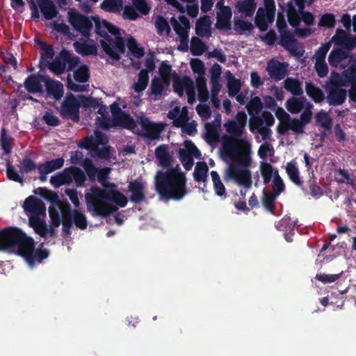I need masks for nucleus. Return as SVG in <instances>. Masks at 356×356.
Wrapping results in <instances>:
<instances>
[{"mask_svg": "<svg viewBox=\"0 0 356 356\" xmlns=\"http://www.w3.org/2000/svg\"><path fill=\"white\" fill-rule=\"evenodd\" d=\"M224 127L230 136L223 138V149L234 161L227 170V177L238 185L249 188L252 186L251 172L248 169L251 163V147L248 141L241 138L245 128L235 122L234 120H229L224 124Z\"/></svg>", "mask_w": 356, "mask_h": 356, "instance_id": "1", "label": "nucleus"}, {"mask_svg": "<svg viewBox=\"0 0 356 356\" xmlns=\"http://www.w3.org/2000/svg\"><path fill=\"white\" fill-rule=\"evenodd\" d=\"M110 172L107 167L98 168L96 178L105 189L94 186L85 195L88 210L92 216L108 217L118 210V206L125 207L127 204V197L116 189L117 186L107 182Z\"/></svg>", "mask_w": 356, "mask_h": 356, "instance_id": "2", "label": "nucleus"}, {"mask_svg": "<svg viewBox=\"0 0 356 356\" xmlns=\"http://www.w3.org/2000/svg\"><path fill=\"white\" fill-rule=\"evenodd\" d=\"M155 190L162 200H181L189 192L187 179L168 175L157 170L154 176Z\"/></svg>", "mask_w": 356, "mask_h": 356, "instance_id": "3", "label": "nucleus"}, {"mask_svg": "<svg viewBox=\"0 0 356 356\" xmlns=\"http://www.w3.org/2000/svg\"><path fill=\"white\" fill-rule=\"evenodd\" d=\"M31 238L17 227H8L0 230V250L21 254L29 245Z\"/></svg>", "mask_w": 356, "mask_h": 356, "instance_id": "4", "label": "nucleus"}, {"mask_svg": "<svg viewBox=\"0 0 356 356\" xmlns=\"http://www.w3.org/2000/svg\"><path fill=\"white\" fill-rule=\"evenodd\" d=\"M138 122L143 131L140 135L149 140L160 139L161 134L165 127V123L161 122H152L148 118L144 115L138 118Z\"/></svg>", "mask_w": 356, "mask_h": 356, "instance_id": "5", "label": "nucleus"}, {"mask_svg": "<svg viewBox=\"0 0 356 356\" xmlns=\"http://www.w3.org/2000/svg\"><path fill=\"white\" fill-rule=\"evenodd\" d=\"M111 36L107 41L100 40L99 42L104 51L113 60H119L120 54L125 52V42L120 35Z\"/></svg>", "mask_w": 356, "mask_h": 356, "instance_id": "6", "label": "nucleus"}, {"mask_svg": "<svg viewBox=\"0 0 356 356\" xmlns=\"http://www.w3.org/2000/svg\"><path fill=\"white\" fill-rule=\"evenodd\" d=\"M79 107L80 104L72 93H67L63 102L60 114L63 119H70L75 122L79 121Z\"/></svg>", "mask_w": 356, "mask_h": 356, "instance_id": "7", "label": "nucleus"}, {"mask_svg": "<svg viewBox=\"0 0 356 356\" xmlns=\"http://www.w3.org/2000/svg\"><path fill=\"white\" fill-rule=\"evenodd\" d=\"M332 86L329 88L326 100L330 106H339L343 104L346 99L347 92L340 86H346L347 84L343 79L332 81Z\"/></svg>", "mask_w": 356, "mask_h": 356, "instance_id": "8", "label": "nucleus"}, {"mask_svg": "<svg viewBox=\"0 0 356 356\" xmlns=\"http://www.w3.org/2000/svg\"><path fill=\"white\" fill-rule=\"evenodd\" d=\"M92 19L79 13L70 14L69 22L74 29L83 37L88 38L92 28Z\"/></svg>", "mask_w": 356, "mask_h": 356, "instance_id": "9", "label": "nucleus"}, {"mask_svg": "<svg viewBox=\"0 0 356 356\" xmlns=\"http://www.w3.org/2000/svg\"><path fill=\"white\" fill-rule=\"evenodd\" d=\"M34 248L35 243L33 239L31 238L29 245L24 248L20 254V256L24 257L31 266H33L36 263H41L49 254V250L47 249H37L35 250Z\"/></svg>", "mask_w": 356, "mask_h": 356, "instance_id": "10", "label": "nucleus"}, {"mask_svg": "<svg viewBox=\"0 0 356 356\" xmlns=\"http://www.w3.org/2000/svg\"><path fill=\"white\" fill-rule=\"evenodd\" d=\"M353 60V55L341 48H334L328 56V63L331 67L346 70V67Z\"/></svg>", "mask_w": 356, "mask_h": 356, "instance_id": "11", "label": "nucleus"}, {"mask_svg": "<svg viewBox=\"0 0 356 356\" xmlns=\"http://www.w3.org/2000/svg\"><path fill=\"white\" fill-rule=\"evenodd\" d=\"M92 19L95 24V33L102 37V40L107 41L111 37L109 33L112 35H120V29L106 20H100L97 17H92Z\"/></svg>", "mask_w": 356, "mask_h": 356, "instance_id": "12", "label": "nucleus"}, {"mask_svg": "<svg viewBox=\"0 0 356 356\" xmlns=\"http://www.w3.org/2000/svg\"><path fill=\"white\" fill-rule=\"evenodd\" d=\"M24 209L29 213V216H44L46 213V207L44 203L35 196L31 195L28 197L23 205Z\"/></svg>", "mask_w": 356, "mask_h": 356, "instance_id": "13", "label": "nucleus"}, {"mask_svg": "<svg viewBox=\"0 0 356 356\" xmlns=\"http://www.w3.org/2000/svg\"><path fill=\"white\" fill-rule=\"evenodd\" d=\"M280 39L279 44L285 49L289 51L292 55L296 56H300L302 55L303 51L298 50L296 44L298 40L295 38L294 33L289 30L280 33Z\"/></svg>", "mask_w": 356, "mask_h": 356, "instance_id": "14", "label": "nucleus"}, {"mask_svg": "<svg viewBox=\"0 0 356 356\" xmlns=\"http://www.w3.org/2000/svg\"><path fill=\"white\" fill-rule=\"evenodd\" d=\"M47 76L41 74H33L28 76L24 82L25 89L31 94L42 93L44 92L42 83H44Z\"/></svg>", "mask_w": 356, "mask_h": 356, "instance_id": "15", "label": "nucleus"}, {"mask_svg": "<svg viewBox=\"0 0 356 356\" xmlns=\"http://www.w3.org/2000/svg\"><path fill=\"white\" fill-rule=\"evenodd\" d=\"M29 6L38 4L40 10L45 19L51 20L55 18L58 12L51 0H26Z\"/></svg>", "mask_w": 356, "mask_h": 356, "instance_id": "16", "label": "nucleus"}, {"mask_svg": "<svg viewBox=\"0 0 356 356\" xmlns=\"http://www.w3.org/2000/svg\"><path fill=\"white\" fill-rule=\"evenodd\" d=\"M145 186L140 181L134 180L129 183L128 189L131 193L129 200L131 202L138 204L145 200Z\"/></svg>", "mask_w": 356, "mask_h": 356, "instance_id": "17", "label": "nucleus"}, {"mask_svg": "<svg viewBox=\"0 0 356 356\" xmlns=\"http://www.w3.org/2000/svg\"><path fill=\"white\" fill-rule=\"evenodd\" d=\"M341 75L345 83L351 85L348 90V96L350 101L356 103V65H350L342 72Z\"/></svg>", "mask_w": 356, "mask_h": 356, "instance_id": "18", "label": "nucleus"}, {"mask_svg": "<svg viewBox=\"0 0 356 356\" xmlns=\"http://www.w3.org/2000/svg\"><path fill=\"white\" fill-rule=\"evenodd\" d=\"M287 64L271 60L268 62L266 70L270 78L278 81L283 79L286 74Z\"/></svg>", "mask_w": 356, "mask_h": 356, "instance_id": "19", "label": "nucleus"}, {"mask_svg": "<svg viewBox=\"0 0 356 356\" xmlns=\"http://www.w3.org/2000/svg\"><path fill=\"white\" fill-rule=\"evenodd\" d=\"M179 19L181 24L175 18L171 19V24L175 33L181 38V42L188 40V30L190 29L189 19L184 15H179Z\"/></svg>", "mask_w": 356, "mask_h": 356, "instance_id": "20", "label": "nucleus"}, {"mask_svg": "<svg viewBox=\"0 0 356 356\" xmlns=\"http://www.w3.org/2000/svg\"><path fill=\"white\" fill-rule=\"evenodd\" d=\"M232 10L229 6H222L217 13L216 26L218 29L227 31L231 28Z\"/></svg>", "mask_w": 356, "mask_h": 356, "instance_id": "21", "label": "nucleus"}, {"mask_svg": "<svg viewBox=\"0 0 356 356\" xmlns=\"http://www.w3.org/2000/svg\"><path fill=\"white\" fill-rule=\"evenodd\" d=\"M296 226L289 216H284L276 225L275 227L277 230L284 233V238L286 241L291 242L293 241L292 236Z\"/></svg>", "mask_w": 356, "mask_h": 356, "instance_id": "22", "label": "nucleus"}, {"mask_svg": "<svg viewBox=\"0 0 356 356\" xmlns=\"http://www.w3.org/2000/svg\"><path fill=\"white\" fill-rule=\"evenodd\" d=\"M47 95L53 97L56 100H59L63 96V85L58 81L51 79L47 76L44 82Z\"/></svg>", "mask_w": 356, "mask_h": 356, "instance_id": "23", "label": "nucleus"}, {"mask_svg": "<svg viewBox=\"0 0 356 356\" xmlns=\"http://www.w3.org/2000/svg\"><path fill=\"white\" fill-rule=\"evenodd\" d=\"M72 166L65 168L63 171L51 177L50 183L55 188L72 183Z\"/></svg>", "mask_w": 356, "mask_h": 356, "instance_id": "24", "label": "nucleus"}, {"mask_svg": "<svg viewBox=\"0 0 356 356\" xmlns=\"http://www.w3.org/2000/svg\"><path fill=\"white\" fill-rule=\"evenodd\" d=\"M208 172L209 168L204 161L197 162L193 172L194 180L197 182H203L204 187L201 188V190L204 193H207V191L204 189L207 186L208 181Z\"/></svg>", "mask_w": 356, "mask_h": 356, "instance_id": "25", "label": "nucleus"}, {"mask_svg": "<svg viewBox=\"0 0 356 356\" xmlns=\"http://www.w3.org/2000/svg\"><path fill=\"white\" fill-rule=\"evenodd\" d=\"M155 156L158 160L159 165L163 168L170 167L172 163V156L168 152L166 145H160L155 149Z\"/></svg>", "mask_w": 356, "mask_h": 356, "instance_id": "26", "label": "nucleus"}, {"mask_svg": "<svg viewBox=\"0 0 356 356\" xmlns=\"http://www.w3.org/2000/svg\"><path fill=\"white\" fill-rule=\"evenodd\" d=\"M211 19L209 16L204 15L198 19L195 24V33L200 37L211 36Z\"/></svg>", "mask_w": 356, "mask_h": 356, "instance_id": "27", "label": "nucleus"}, {"mask_svg": "<svg viewBox=\"0 0 356 356\" xmlns=\"http://www.w3.org/2000/svg\"><path fill=\"white\" fill-rule=\"evenodd\" d=\"M115 127H119L129 130H134L136 127V123L134 118L125 111L114 118Z\"/></svg>", "mask_w": 356, "mask_h": 356, "instance_id": "28", "label": "nucleus"}, {"mask_svg": "<svg viewBox=\"0 0 356 356\" xmlns=\"http://www.w3.org/2000/svg\"><path fill=\"white\" fill-rule=\"evenodd\" d=\"M63 54L62 50L52 62L49 63L47 61L48 68L56 75L62 74L67 68V64L64 60Z\"/></svg>", "mask_w": 356, "mask_h": 356, "instance_id": "29", "label": "nucleus"}, {"mask_svg": "<svg viewBox=\"0 0 356 356\" xmlns=\"http://www.w3.org/2000/svg\"><path fill=\"white\" fill-rule=\"evenodd\" d=\"M305 102V97H292L287 99L286 102V108L291 113L296 114L303 110Z\"/></svg>", "mask_w": 356, "mask_h": 356, "instance_id": "30", "label": "nucleus"}, {"mask_svg": "<svg viewBox=\"0 0 356 356\" xmlns=\"http://www.w3.org/2000/svg\"><path fill=\"white\" fill-rule=\"evenodd\" d=\"M102 137L103 136L101 134H99L97 138L86 136L78 143V146L81 148L93 152L95 148H97V145L104 143L102 140Z\"/></svg>", "mask_w": 356, "mask_h": 356, "instance_id": "31", "label": "nucleus"}, {"mask_svg": "<svg viewBox=\"0 0 356 356\" xmlns=\"http://www.w3.org/2000/svg\"><path fill=\"white\" fill-rule=\"evenodd\" d=\"M305 91L307 95L315 103H321L325 99V95L322 90L312 82L306 83Z\"/></svg>", "mask_w": 356, "mask_h": 356, "instance_id": "32", "label": "nucleus"}, {"mask_svg": "<svg viewBox=\"0 0 356 356\" xmlns=\"http://www.w3.org/2000/svg\"><path fill=\"white\" fill-rule=\"evenodd\" d=\"M236 6L245 17H252L256 9V3L254 0H240Z\"/></svg>", "mask_w": 356, "mask_h": 356, "instance_id": "33", "label": "nucleus"}, {"mask_svg": "<svg viewBox=\"0 0 356 356\" xmlns=\"http://www.w3.org/2000/svg\"><path fill=\"white\" fill-rule=\"evenodd\" d=\"M29 225L34 229L35 232L41 237H45L48 234V229L44 221L38 216H29Z\"/></svg>", "mask_w": 356, "mask_h": 356, "instance_id": "34", "label": "nucleus"}, {"mask_svg": "<svg viewBox=\"0 0 356 356\" xmlns=\"http://www.w3.org/2000/svg\"><path fill=\"white\" fill-rule=\"evenodd\" d=\"M284 88L294 96H300L303 93L300 82L292 77H288L284 80Z\"/></svg>", "mask_w": 356, "mask_h": 356, "instance_id": "35", "label": "nucleus"}, {"mask_svg": "<svg viewBox=\"0 0 356 356\" xmlns=\"http://www.w3.org/2000/svg\"><path fill=\"white\" fill-rule=\"evenodd\" d=\"M149 74L148 71L143 69L138 73V81L135 82L132 86L136 92L140 93L143 92L149 83Z\"/></svg>", "mask_w": 356, "mask_h": 356, "instance_id": "36", "label": "nucleus"}, {"mask_svg": "<svg viewBox=\"0 0 356 356\" xmlns=\"http://www.w3.org/2000/svg\"><path fill=\"white\" fill-rule=\"evenodd\" d=\"M68 219L72 220V224L80 229H85L88 226L86 215L79 210L74 209L69 216Z\"/></svg>", "mask_w": 356, "mask_h": 356, "instance_id": "37", "label": "nucleus"}, {"mask_svg": "<svg viewBox=\"0 0 356 356\" xmlns=\"http://www.w3.org/2000/svg\"><path fill=\"white\" fill-rule=\"evenodd\" d=\"M277 197V195H275L272 192L264 190L261 203L265 209L271 213L275 212V203Z\"/></svg>", "mask_w": 356, "mask_h": 356, "instance_id": "38", "label": "nucleus"}, {"mask_svg": "<svg viewBox=\"0 0 356 356\" xmlns=\"http://www.w3.org/2000/svg\"><path fill=\"white\" fill-rule=\"evenodd\" d=\"M316 124L325 131H330L332 129V120L328 113L321 110L316 114Z\"/></svg>", "mask_w": 356, "mask_h": 356, "instance_id": "39", "label": "nucleus"}, {"mask_svg": "<svg viewBox=\"0 0 356 356\" xmlns=\"http://www.w3.org/2000/svg\"><path fill=\"white\" fill-rule=\"evenodd\" d=\"M286 172L290 179V180L298 186H302L303 181L300 177V173L298 167L293 162H289L286 163Z\"/></svg>", "mask_w": 356, "mask_h": 356, "instance_id": "40", "label": "nucleus"}, {"mask_svg": "<svg viewBox=\"0 0 356 356\" xmlns=\"http://www.w3.org/2000/svg\"><path fill=\"white\" fill-rule=\"evenodd\" d=\"M254 129L258 130L264 140L269 138L271 135V130L268 127H266L263 125V120L259 118H254L250 122V130L252 131Z\"/></svg>", "mask_w": 356, "mask_h": 356, "instance_id": "41", "label": "nucleus"}, {"mask_svg": "<svg viewBox=\"0 0 356 356\" xmlns=\"http://www.w3.org/2000/svg\"><path fill=\"white\" fill-rule=\"evenodd\" d=\"M122 0H103L100 5V8L109 13H116L122 9Z\"/></svg>", "mask_w": 356, "mask_h": 356, "instance_id": "42", "label": "nucleus"}, {"mask_svg": "<svg viewBox=\"0 0 356 356\" xmlns=\"http://www.w3.org/2000/svg\"><path fill=\"white\" fill-rule=\"evenodd\" d=\"M196 87L198 92L199 100L202 102L208 101L209 95L204 77L199 76L196 79Z\"/></svg>", "mask_w": 356, "mask_h": 356, "instance_id": "43", "label": "nucleus"}, {"mask_svg": "<svg viewBox=\"0 0 356 356\" xmlns=\"http://www.w3.org/2000/svg\"><path fill=\"white\" fill-rule=\"evenodd\" d=\"M263 107L264 104L257 96L252 97L246 105L248 113L252 116L258 115L261 111Z\"/></svg>", "mask_w": 356, "mask_h": 356, "instance_id": "44", "label": "nucleus"}, {"mask_svg": "<svg viewBox=\"0 0 356 356\" xmlns=\"http://www.w3.org/2000/svg\"><path fill=\"white\" fill-rule=\"evenodd\" d=\"M207 49L206 44L197 37H192L191 52L193 56H201Z\"/></svg>", "mask_w": 356, "mask_h": 356, "instance_id": "45", "label": "nucleus"}, {"mask_svg": "<svg viewBox=\"0 0 356 356\" xmlns=\"http://www.w3.org/2000/svg\"><path fill=\"white\" fill-rule=\"evenodd\" d=\"M205 130V140L208 143L211 144L216 143L218 140L219 134L218 133L216 126L213 123H206Z\"/></svg>", "mask_w": 356, "mask_h": 356, "instance_id": "46", "label": "nucleus"}, {"mask_svg": "<svg viewBox=\"0 0 356 356\" xmlns=\"http://www.w3.org/2000/svg\"><path fill=\"white\" fill-rule=\"evenodd\" d=\"M12 137L7 134L6 129L2 128L1 130L0 144L3 153L6 154H9L12 152Z\"/></svg>", "mask_w": 356, "mask_h": 356, "instance_id": "47", "label": "nucleus"}, {"mask_svg": "<svg viewBox=\"0 0 356 356\" xmlns=\"http://www.w3.org/2000/svg\"><path fill=\"white\" fill-rule=\"evenodd\" d=\"M37 42L40 47V63L53 58L55 54L53 46L40 40Z\"/></svg>", "mask_w": 356, "mask_h": 356, "instance_id": "48", "label": "nucleus"}, {"mask_svg": "<svg viewBox=\"0 0 356 356\" xmlns=\"http://www.w3.org/2000/svg\"><path fill=\"white\" fill-rule=\"evenodd\" d=\"M74 79L79 83H86L90 79L89 67L86 65H81L74 72Z\"/></svg>", "mask_w": 356, "mask_h": 356, "instance_id": "49", "label": "nucleus"}, {"mask_svg": "<svg viewBox=\"0 0 356 356\" xmlns=\"http://www.w3.org/2000/svg\"><path fill=\"white\" fill-rule=\"evenodd\" d=\"M81 165L83 166L90 181H94L96 179L97 172L99 168L95 167L92 160L88 158H85Z\"/></svg>", "mask_w": 356, "mask_h": 356, "instance_id": "50", "label": "nucleus"}, {"mask_svg": "<svg viewBox=\"0 0 356 356\" xmlns=\"http://www.w3.org/2000/svg\"><path fill=\"white\" fill-rule=\"evenodd\" d=\"M309 194L315 199H318L323 195L322 188L317 184L314 177V170H312V176L308 181Z\"/></svg>", "mask_w": 356, "mask_h": 356, "instance_id": "51", "label": "nucleus"}, {"mask_svg": "<svg viewBox=\"0 0 356 356\" xmlns=\"http://www.w3.org/2000/svg\"><path fill=\"white\" fill-rule=\"evenodd\" d=\"M211 177L213 184V188L216 194L218 196H222L225 194V187L221 181L220 177L218 172L211 171Z\"/></svg>", "mask_w": 356, "mask_h": 356, "instance_id": "52", "label": "nucleus"}, {"mask_svg": "<svg viewBox=\"0 0 356 356\" xmlns=\"http://www.w3.org/2000/svg\"><path fill=\"white\" fill-rule=\"evenodd\" d=\"M63 58L67 64V70L68 71H72L74 68H75L80 62L79 58L75 56L74 54L70 51L63 49Z\"/></svg>", "mask_w": 356, "mask_h": 356, "instance_id": "53", "label": "nucleus"}, {"mask_svg": "<svg viewBox=\"0 0 356 356\" xmlns=\"http://www.w3.org/2000/svg\"><path fill=\"white\" fill-rule=\"evenodd\" d=\"M178 156L185 170H190L194 164L193 157L191 155H188L187 152L181 148L179 149Z\"/></svg>", "mask_w": 356, "mask_h": 356, "instance_id": "54", "label": "nucleus"}, {"mask_svg": "<svg viewBox=\"0 0 356 356\" xmlns=\"http://www.w3.org/2000/svg\"><path fill=\"white\" fill-rule=\"evenodd\" d=\"M261 174L264 179V184H268L274 175L273 168L269 163L262 162L260 165Z\"/></svg>", "mask_w": 356, "mask_h": 356, "instance_id": "55", "label": "nucleus"}, {"mask_svg": "<svg viewBox=\"0 0 356 356\" xmlns=\"http://www.w3.org/2000/svg\"><path fill=\"white\" fill-rule=\"evenodd\" d=\"M6 175L9 180L18 182L19 184L24 183L23 178L19 176L18 172L15 170V167L12 165L10 161H6Z\"/></svg>", "mask_w": 356, "mask_h": 356, "instance_id": "56", "label": "nucleus"}, {"mask_svg": "<svg viewBox=\"0 0 356 356\" xmlns=\"http://www.w3.org/2000/svg\"><path fill=\"white\" fill-rule=\"evenodd\" d=\"M72 181L74 179L76 186L81 187L83 186L86 177L85 173L78 167L72 166Z\"/></svg>", "mask_w": 356, "mask_h": 356, "instance_id": "57", "label": "nucleus"}, {"mask_svg": "<svg viewBox=\"0 0 356 356\" xmlns=\"http://www.w3.org/2000/svg\"><path fill=\"white\" fill-rule=\"evenodd\" d=\"M266 16L264 9L259 8L254 19V23L261 31H265L268 29V22L266 19Z\"/></svg>", "mask_w": 356, "mask_h": 356, "instance_id": "58", "label": "nucleus"}, {"mask_svg": "<svg viewBox=\"0 0 356 356\" xmlns=\"http://www.w3.org/2000/svg\"><path fill=\"white\" fill-rule=\"evenodd\" d=\"M285 186L282 179L279 175L278 170L274 172V179L273 180V194L279 196L281 193L284 191Z\"/></svg>", "mask_w": 356, "mask_h": 356, "instance_id": "59", "label": "nucleus"}, {"mask_svg": "<svg viewBox=\"0 0 356 356\" xmlns=\"http://www.w3.org/2000/svg\"><path fill=\"white\" fill-rule=\"evenodd\" d=\"M74 47L76 52L81 55L88 56L96 53V48L93 45L87 43L74 42Z\"/></svg>", "mask_w": 356, "mask_h": 356, "instance_id": "60", "label": "nucleus"}, {"mask_svg": "<svg viewBox=\"0 0 356 356\" xmlns=\"http://www.w3.org/2000/svg\"><path fill=\"white\" fill-rule=\"evenodd\" d=\"M227 87L228 89L229 96L231 97H235L241 90V81L239 79L232 77L228 80Z\"/></svg>", "mask_w": 356, "mask_h": 356, "instance_id": "61", "label": "nucleus"}, {"mask_svg": "<svg viewBox=\"0 0 356 356\" xmlns=\"http://www.w3.org/2000/svg\"><path fill=\"white\" fill-rule=\"evenodd\" d=\"M184 86L186 87V93L187 95V101L190 104H193L195 102V86L192 79L185 80Z\"/></svg>", "mask_w": 356, "mask_h": 356, "instance_id": "62", "label": "nucleus"}, {"mask_svg": "<svg viewBox=\"0 0 356 356\" xmlns=\"http://www.w3.org/2000/svg\"><path fill=\"white\" fill-rule=\"evenodd\" d=\"M49 214L51 219V225L54 227H58L62 222V218L57 208L54 206L49 207Z\"/></svg>", "mask_w": 356, "mask_h": 356, "instance_id": "63", "label": "nucleus"}, {"mask_svg": "<svg viewBox=\"0 0 356 356\" xmlns=\"http://www.w3.org/2000/svg\"><path fill=\"white\" fill-rule=\"evenodd\" d=\"M336 21L333 14L326 13L321 16L318 26L326 28H333L335 26Z\"/></svg>", "mask_w": 356, "mask_h": 356, "instance_id": "64", "label": "nucleus"}]
</instances>
